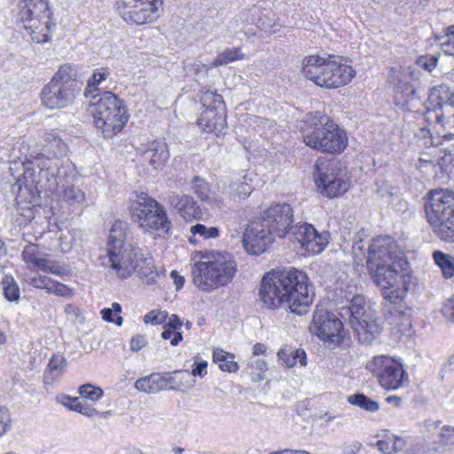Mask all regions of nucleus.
I'll return each instance as SVG.
<instances>
[{
    "instance_id": "3c124183",
    "label": "nucleus",
    "mask_w": 454,
    "mask_h": 454,
    "mask_svg": "<svg viewBox=\"0 0 454 454\" xmlns=\"http://www.w3.org/2000/svg\"><path fill=\"white\" fill-rule=\"evenodd\" d=\"M27 282L33 287L44 289L48 293L52 279L45 275L37 274L28 277Z\"/></svg>"
},
{
    "instance_id": "2eb2a0df",
    "label": "nucleus",
    "mask_w": 454,
    "mask_h": 454,
    "mask_svg": "<svg viewBox=\"0 0 454 454\" xmlns=\"http://www.w3.org/2000/svg\"><path fill=\"white\" fill-rule=\"evenodd\" d=\"M162 4V0H119L117 10L126 22L144 25L156 20Z\"/></svg>"
},
{
    "instance_id": "37998d69",
    "label": "nucleus",
    "mask_w": 454,
    "mask_h": 454,
    "mask_svg": "<svg viewBox=\"0 0 454 454\" xmlns=\"http://www.w3.org/2000/svg\"><path fill=\"white\" fill-rule=\"evenodd\" d=\"M78 393L82 398L90 400L94 403L99 400L104 395L102 388L91 384L82 385L78 389Z\"/></svg>"
},
{
    "instance_id": "de8ad7c7",
    "label": "nucleus",
    "mask_w": 454,
    "mask_h": 454,
    "mask_svg": "<svg viewBox=\"0 0 454 454\" xmlns=\"http://www.w3.org/2000/svg\"><path fill=\"white\" fill-rule=\"evenodd\" d=\"M168 313L166 310H151L144 317V322L151 325H162L167 322Z\"/></svg>"
},
{
    "instance_id": "c756f323",
    "label": "nucleus",
    "mask_w": 454,
    "mask_h": 454,
    "mask_svg": "<svg viewBox=\"0 0 454 454\" xmlns=\"http://www.w3.org/2000/svg\"><path fill=\"white\" fill-rule=\"evenodd\" d=\"M278 360L286 368H292L297 364L301 366L307 364V355L302 348L294 349L289 346L280 348L277 354Z\"/></svg>"
},
{
    "instance_id": "a19ab883",
    "label": "nucleus",
    "mask_w": 454,
    "mask_h": 454,
    "mask_svg": "<svg viewBox=\"0 0 454 454\" xmlns=\"http://www.w3.org/2000/svg\"><path fill=\"white\" fill-rule=\"evenodd\" d=\"M248 370L253 381H261L268 370L267 363L262 359L252 357L248 363Z\"/></svg>"
},
{
    "instance_id": "f257e3e1",
    "label": "nucleus",
    "mask_w": 454,
    "mask_h": 454,
    "mask_svg": "<svg viewBox=\"0 0 454 454\" xmlns=\"http://www.w3.org/2000/svg\"><path fill=\"white\" fill-rule=\"evenodd\" d=\"M46 153L37 155L30 154L23 160L11 162L9 170L17 187L19 196L27 192L32 197L39 192L38 186L44 189H54L59 184V179L68 176L74 165L68 159L67 144L53 131L43 136Z\"/></svg>"
},
{
    "instance_id": "cd10ccee",
    "label": "nucleus",
    "mask_w": 454,
    "mask_h": 454,
    "mask_svg": "<svg viewBox=\"0 0 454 454\" xmlns=\"http://www.w3.org/2000/svg\"><path fill=\"white\" fill-rule=\"evenodd\" d=\"M193 192L204 202L211 207H221L223 205V198L212 192L209 184L200 176H194L191 183Z\"/></svg>"
},
{
    "instance_id": "f8f14e48",
    "label": "nucleus",
    "mask_w": 454,
    "mask_h": 454,
    "mask_svg": "<svg viewBox=\"0 0 454 454\" xmlns=\"http://www.w3.org/2000/svg\"><path fill=\"white\" fill-rule=\"evenodd\" d=\"M73 68L62 66L40 93L43 106L55 110L71 106L76 95V82L73 79Z\"/></svg>"
},
{
    "instance_id": "a878e982",
    "label": "nucleus",
    "mask_w": 454,
    "mask_h": 454,
    "mask_svg": "<svg viewBox=\"0 0 454 454\" xmlns=\"http://www.w3.org/2000/svg\"><path fill=\"white\" fill-rule=\"evenodd\" d=\"M198 126L207 133H221L225 127V118L223 113L213 109L204 110L197 121Z\"/></svg>"
},
{
    "instance_id": "c85d7f7f",
    "label": "nucleus",
    "mask_w": 454,
    "mask_h": 454,
    "mask_svg": "<svg viewBox=\"0 0 454 454\" xmlns=\"http://www.w3.org/2000/svg\"><path fill=\"white\" fill-rule=\"evenodd\" d=\"M74 176V170L68 176L59 179V184L54 189H49L51 192H58L63 200L72 202L80 203L84 200V193L79 188L70 184V179Z\"/></svg>"
},
{
    "instance_id": "f3484780",
    "label": "nucleus",
    "mask_w": 454,
    "mask_h": 454,
    "mask_svg": "<svg viewBox=\"0 0 454 454\" xmlns=\"http://www.w3.org/2000/svg\"><path fill=\"white\" fill-rule=\"evenodd\" d=\"M290 230V239L299 243L301 247L310 254L321 253L328 244V234L319 233L309 223H299Z\"/></svg>"
},
{
    "instance_id": "412c9836",
    "label": "nucleus",
    "mask_w": 454,
    "mask_h": 454,
    "mask_svg": "<svg viewBox=\"0 0 454 454\" xmlns=\"http://www.w3.org/2000/svg\"><path fill=\"white\" fill-rule=\"evenodd\" d=\"M429 100L435 104L437 110L427 111V119L444 126L449 121L447 114H450V109L454 107V90L446 84H441L431 90Z\"/></svg>"
},
{
    "instance_id": "6ab92c4d",
    "label": "nucleus",
    "mask_w": 454,
    "mask_h": 454,
    "mask_svg": "<svg viewBox=\"0 0 454 454\" xmlns=\"http://www.w3.org/2000/svg\"><path fill=\"white\" fill-rule=\"evenodd\" d=\"M276 236L260 219L254 220L247 225L242 239L243 247L249 254L258 255L266 251Z\"/></svg>"
},
{
    "instance_id": "1a4fd4ad",
    "label": "nucleus",
    "mask_w": 454,
    "mask_h": 454,
    "mask_svg": "<svg viewBox=\"0 0 454 454\" xmlns=\"http://www.w3.org/2000/svg\"><path fill=\"white\" fill-rule=\"evenodd\" d=\"M340 316H348L354 335L361 343L370 344L381 332V325L374 306L363 295H354L349 305L340 309Z\"/></svg>"
},
{
    "instance_id": "393cba45",
    "label": "nucleus",
    "mask_w": 454,
    "mask_h": 454,
    "mask_svg": "<svg viewBox=\"0 0 454 454\" xmlns=\"http://www.w3.org/2000/svg\"><path fill=\"white\" fill-rule=\"evenodd\" d=\"M251 182V175L245 174L243 176H235L224 189L223 193L233 201L246 200L254 189Z\"/></svg>"
},
{
    "instance_id": "423d86ee",
    "label": "nucleus",
    "mask_w": 454,
    "mask_h": 454,
    "mask_svg": "<svg viewBox=\"0 0 454 454\" xmlns=\"http://www.w3.org/2000/svg\"><path fill=\"white\" fill-rule=\"evenodd\" d=\"M301 132L306 145L322 153H339L348 145L346 132L320 112L306 114Z\"/></svg>"
},
{
    "instance_id": "79ce46f5",
    "label": "nucleus",
    "mask_w": 454,
    "mask_h": 454,
    "mask_svg": "<svg viewBox=\"0 0 454 454\" xmlns=\"http://www.w3.org/2000/svg\"><path fill=\"white\" fill-rule=\"evenodd\" d=\"M348 401L353 405H356L365 411L373 412L380 409L379 403L363 394H356L348 396Z\"/></svg>"
},
{
    "instance_id": "dca6fc26",
    "label": "nucleus",
    "mask_w": 454,
    "mask_h": 454,
    "mask_svg": "<svg viewBox=\"0 0 454 454\" xmlns=\"http://www.w3.org/2000/svg\"><path fill=\"white\" fill-rule=\"evenodd\" d=\"M315 181L322 192L334 198L345 193L349 183L345 170H341L334 162H329L326 166L316 165Z\"/></svg>"
},
{
    "instance_id": "f704fd0d",
    "label": "nucleus",
    "mask_w": 454,
    "mask_h": 454,
    "mask_svg": "<svg viewBox=\"0 0 454 454\" xmlns=\"http://www.w3.org/2000/svg\"><path fill=\"white\" fill-rule=\"evenodd\" d=\"M416 97V90L409 82H399L395 87V101L396 105L406 106Z\"/></svg>"
},
{
    "instance_id": "0eeeda50",
    "label": "nucleus",
    "mask_w": 454,
    "mask_h": 454,
    "mask_svg": "<svg viewBox=\"0 0 454 454\" xmlns=\"http://www.w3.org/2000/svg\"><path fill=\"white\" fill-rule=\"evenodd\" d=\"M13 17L20 26V29L25 31L24 36H30L37 43L51 40L55 23L45 0H19Z\"/></svg>"
},
{
    "instance_id": "6e6552de",
    "label": "nucleus",
    "mask_w": 454,
    "mask_h": 454,
    "mask_svg": "<svg viewBox=\"0 0 454 454\" xmlns=\"http://www.w3.org/2000/svg\"><path fill=\"white\" fill-rule=\"evenodd\" d=\"M89 112L97 129L104 137H113L128 121L129 114L122 101L113 92L105 91L92 96Z\"/></svg>"
},
{
    "instance_id": "ddd939ff",
    "label": "nucleus",
    "mask_w": 454,
    "mask_h": 454,
    "mask_svg": "<svg viewBox=\"0 0 454 454\" xmlns=\"http://www.w3.org/2000/svg\"><path fill=\"white\" fill-rule=\"evenodd\" d=\"M366 368L377 377L382 387L395 390L408 382V375L403 365L395 359L386 356H376Z\"/></svg>"
},
{
    "instance_id": "ea45409f",
    "label": "nucleus",
    "mask_w": 454,
    "mask_h": 454,
    "mask_svg": "<svg viewBox=\"0 0 454 454\" xmlns=\"http://www.w3.org/2000/svg\"><path fill=\"white\" fill-rule=\"evenodd\" d=\"M175 379V390H184L192 388L195 386V380L187 370H179L173 372Z\"/></svg>"
},
{
    "instance_id": "0e129e2a",
    "label": "nucleus",
    "mask_w": 454,
    "mask_h": 454,
    "mask_svg": "<svg viewBox=\"0 0 454 454\" xmlns=\"http://www.w3.org/2000/svg\"><path fill=\"white\" fill-rule=\"evenodd\" d=\"M207 362L201 361V362H195L194 363V368L192 369L191 375L192 376H200L203 377L207 374Z\"/></svg>"
},
{
    "instance_id": "e433bc0d",
    "label": "nucleus",
    "mask_w": 454,
    "mask_h": 454,
    "mask_svg": "<svg viewBox=\"0 0 454 454\" xmlns=\"http://www.w3.org/2000/svg\"><path fill=\"white\" fill-rule=\"evenodd\" d=\"M66 365L67 361L62 355H53L48 364L45 378L48 379L51 377V379L53 380L55 378L60 376L63 373Z\"/></svg>"
},
{
    "instance_id": "4d7b16f0",
    "label": "nucleus",
    "mask_w": 454,
    "mask_h": 454,
    "mask_svg": "<svg viewBox=\"0 0 454 454\" xmlns=\"http://www.w3.org/2000/svg\"><path fill=\"white\" fill-rule=\"evenodd\" d=\"M161 337L164 340L171 339L170 343L173 346H176L183 340V335L180 332L168 328L166 325L164 326V331L161 333Z\"/></svg>"
},
{
    "instance_id": "9b49d317",
    "label": "nucleus",
    "mask_w": 454,
    "mask_h": 454,
    "mask_svg": "<svg viewBox=\"0 0 454 454\" xmlns=\"http://www.w3.org/2000/svg\"><path fill=\"white\" fill-rule=\"evenodd\" d=\"M130 211L133 220L145 232L154 238H165L168 234L171 222L155 200L146 196L139 197L133 201Z\"/></svg>"
},
{
    "instance_id": "49530a36",
    "label": "nucleus",
    "mask_w": 454,
    "mask_h": 454,
    "mask_svg": "<svg viewBox=\"0 0 454 454\" xmlns=\"http://www.w3.org/2000/svg\"><path fill=\"white\" fill-rule=\"evenodd\" d=\"M441 47L445 54L454 55V25L446 28L445 35L442 37Z\"/></svg>"
},
{
    "instance_id": "39448f33",
    "label": "nucleus",
    "mask_w": 454,
    "mask_h": 454,
    "mask_svg": "<svg viewBox=\"0 0 454 454\" xmlns=\"http://www.w3.org/2000/svg\"><path fill=\"white\" fill-rule=\"evenodd\" d=\"M237 272L233 256L224 251H207L192 269V282L204 292H210L228 285Z\"/></svg>"
},
{
    "instance_id": "a211bd4d",
    "label": "nucleus",
    "mask_w": 454,
    "mask_h": 454,
    "mask_svg": "<svg viewBox=\"0 0 454 454\" xmlns=\"http://www.w3.org/2000/svg\"><path fill=\"white\" fill-rule=\"evenodd\" d=\"M263 224L278 238L290 236L291 228L294 227L293 209L289 204L282 203L270 207L259 218Z\"/></svg>"
},
{
    "instance_id": "338daca9",
    "label": "nucleus",
    "mask_w": 454,
    "mask_h": 454,
    "mask_svg": "<svg viewBox=\"0 0 454 454\" xmlns=\"http://www.w3.org/2000/svg\"><path fill=\"white\" fill-rule=\"evenodd\" d=\"M170 277L173 279L177 290L183 287L184 284V278L183 276H180L176 270H172L170 272Z\"/></svg>"
},
{
    "instance_id": "c03bdc74",
    "label": "nucleus",
    "mask_w": 454,
    "mask_h": 454,
    "mask_svg": "<svg viewBox=\"0 0 454 454\" xmlns=\"http://www.w3.org/2000/svg\"><path fill=\"white\" fill-rule=\"evenodd\" d=\"M121 312V306L118 302H114L112 308H106L101 310L102 317L104 320L115 323L117 325H122V317L119 316Z\"/></svg>"
},
{
    "instance_id": "58836bf2",
    "label": "nucleus",
    "mask_w": 454,
    "mask_h": 454,
    "mask_svg": "<svg viewBox=\"0 0 454 454\" xmlns=\"http://www.w3.org/2000/svg\"><path fill=\"white\" fill-rule=\"evenodd\" d=\"M200 100L202 106L206 108L205 110L213 109L215 112H220L223 109L222 107L223 105V97L215 91L209 90L204 91Z\"/></svg>"
},
{
    "instance_id": "7c9ffc66",
    "label": "nucleus",
    "mask_w": 454,
    "mask_h": 454,
    "mask_svg": "<svg viewBox=\"0 0 454 454\" xmlns=\"http://www.w3.org/2000/svg\"><path fill=\"white\" fill-rule=\"evenodd\" d=\"M234 354L226 352L222 348L213 350V362L216 364L223 372H236L239 371V365L234 361Z\"/></svg>"
},
{
    "instance_id": "603ef678",
    "label": "nucleus",
    "mask_w": 454,
    "mask_h": 454,
    "mask_svg": "<svg viewBox=\"0 0 454 454\" xmlns=\"http://www.w3.org/2000/svg\"><path fill=\"white\" fill-rule=\"evenodd\" d=\"M12 427V418L6 408L0 407V437L5 434Z\"/></svg>"
},
{
    "instance_id": "f03ea898",
    "label": "nucleus",
    "mask_w": 454,
    "mask_h": 454,
    "mask_svg": "<svg viewBox=\"0 0 454 454\" xmlns=\"http://www.w3.org/2000/svg\"><path fill=\"white\" fill-rule=\"evenodd\" d=\"M259 296L269 309L285 306L294 314L303 315L311 305L314 294L309 289V278L305 272L286 268L270 271L263 276Z\"/></svg>"
},
{
    "instance_id": "13d9d810",
    "label": "nucleus",
    "mask_w": 454,
    "mask_h": 454,
    "mask_svg": "<svg viewBox=\"0 0 454 454\" xmlns=\"http://www.w3.org/2000/svg\"><path fill=\"white\" fill-rule=\"evenodd\" d=\"M74 411L88 418L94 417L99 413L92 405L84 401L80 402L79 405L74 408Z\"/></svg>"
},
{
    "instance_id": "774afa93",
    "label": "nucleus",
    "mask_w": 454,
    "mask_h": 454,
    "mask_svg": "<svg viewBox=\"0 0 454 454\" xmlns=\"http://www.w3.org/2000/svg\"><path fill=\"white\" fill-rule=\"evenodd\" d=\"M266 349H267V347L263 343L257 342L253 347V355L254 356H260L262 354H264Z\"/></svg>"
},
{
    "instance_id": "864d4df0",
    "label": "nucleus",
    "mask_w": 454,
    "mask_h": 454,
    "mask_svg": "<svg viewBox=\"0 0 454 454\" xmlns=\"http://www.w3.org/2000/svg\"><path fill=\"white\" fill-rule=\"evenodd\" d=\"M401 442V439H395L393 442L387 440H380L377 442V448L380 451L387 454H390L393 451L402 449V446H398Z\"/></svg>"
},
{
    "instance_id": "5fc2aeb1",
    "label": "nucleus",
    "mask_w": 454,
    "mask_h": 454,
    "mask_svg": "<svg viewBox=\"0 0 454 454\" xmlns=\"http://www.w3.org/2000/svg\"><path fill=\"white\" fill-rule=\"evenodd\" d=\"M438 59L434 56H420L416 61L419 67H422L429 73L435 68Z\"/></svg>"
},
{
    "instance_id": "6e6d98bb",
    "label": "nucleus",
    "mask_w": 454,
    "mask_h": 454,
    "mask_svg": "<svg viewBox=\"0 0 454 454\" xmlns=\"http://www.w3.org/2000/svg\"><path fill=\"white\" fill-rule=\"evenodd\" d=\"M56 400L59 403L73 411H74V408H76L82 401L80 397H71L66 395L57 396Z\"/></svg>"
},
{
    "instance_id": "7ed1b4c3",
    "label": "nucleus",
    "mask_w": 454,
    "mask_h": 454,
    "mask_svg": "<svg viewBox=\"0 0 454 454\" xmlns=\"http://www.w3.org/2000/svg\"><path fill=\"white\" fill-rule=\"evenodd\" d=\"M367 263L369 269L374 270L375 282L381 288L385 301L400 305L409 289L411 276L395 269L396 263L402 268L407 262L398 257L394 239L390 236L374 239L368 248Z\"/></svg>"
},
{
    "instance_id": "5701e85b",
    "label": "nucleus",
    "mask_w": 454,
    "mask_h": 454,
    "mask_svg": "<svg viewBox=\"0 0 454 454\" xmlns=\"http://www.w3.org/2000/svg\"><path fill=\"white\" fill-rule=\"evenodd\" d=\"M169 153L168 146L164 141L155 140L150 142L146 149L142 153V161L148 163L153 170L162 168Z\"/></svg>"
},
{
    "instance_id": "bf43d9fd",
    "label": "nucleus",
    "mask_w": 454,
    "mask_h": 454,
    "mask_svg": "<svg viewBox=\"0 0 454 454\" xmlns=\"http://www.w3.org/2000/svg\"><path fill=\"white\" fill-rule=\"evenodd\" d=\"M440 436L442 443L448 446H454V427H443Z\"/></svg>"
},
{
    "instance_id": "4be33fe9",
    "label": "nucleus",
    "mask_w": 454,
    "mask_h": 454,
    "mask_svg": "<svg viewBox=\"0 0 454 454\" xmlns=\"http://www.w3.org/2000/svg\"><path fill=\"white\" fill-rule=\"evenodd\" d=\"M22 259L30 270H39L57 276H63L66 270L57 262L51 260L38 245L28 243L22 251Z\"/></svg>"
},
{
    "instance_id": "8fccbe9b",
    "label": "nucleus",
    "mask_w": 454,
    "mask_h": 454,
    "mask_svg": "<svg viewBox=\"0 0 454 454\" xmlns=\"http://www.w3.org/2000/svg\"><path fill=\"white\" fill-rule=\"evenodd\" d=\"M48 294H53L65 298H70L74 295V292L69 286L53 279L50 288H48Z\"/></svg>"
},
{
    "instance_id": "b1692460",
    "label": "nucleus",
    "mask_w": 454,
    "mask_h": 454,
    "mask_svg": "<svg viewBox=\"0 0 454 454\" xmlns=\"http://www.w3.org/2000/svg\"><path fill=\"white\" fill-rule=\"evenodd\" d=\"M168 203L186 221L198 218L201 212L192 197L172 193L168 197Z\"/></svg>"
},
{
    "instance_id": "4c0bfd02",
    "label": "nucleus",
    "mask_w": 454,
    "mask_h": 454,
    "mask_svg": "<svg viewBox=\"0 0 454 454\" xmlns=\"http://www.w3.org/2000/svg\"><path fill=\"white\" fill-rule=\"evenodd\" d=\"M134 387L137 390L146 394H155L159 392L156 380V373L142 377L136 380Z\"/></svg>"
},
{
    "instance_id": "9d476101",
    "label": "nucleus",
    "mask_w": 454,
    "mask_h": 454,
    "mask_svg": "<svg viewBox=\"0 0 454 454\" xmlns=\"http://www.w3.org/2000/svg\"><path fill=\"white\" fill-rule=\"evenodd\" d=\"M425 211L434 233L443 241L454 242V193L447 190L432 191Z\"/></svg>"
},
{
    "instance_id": "680f3d73",
    "label": "nucleus",
    "mask_w": 454,
    "mask_h": 454,
    "mask_svg": "<svg viewBox=\"0 0 454 454\" xmlns=\"http://www.w3.org/2000/svg\"><path fill=\"white\" fill-rule=\"evenodd\" d=\"M443 316L454 323V298L448 300L442 307Z\"/></svg>"
},
{
    "instance_id": "69168bd1",
    "label": "nucleus",
    "mask_w": 454,
    "mask_h": 454,
    "mask_svg": "<svg viewBox=\"0 0 454 454\" xmlns=\"http://www.w3.org/2000/svg\"><path fill=\"white\" fill-rule=\"evenodd\" d=\"M165 325L168 328L176 331L182 326V322L178 316L173 314L170 317L168 316V319L167 322L165 323Z\"/></svg>"
},
{
    "instance_id": "aec40b11",
    "label": "nucleus",
    "mask_w": 454,
    "mask_h": 454,
    "mask_svg": "<svg viewBox=\"0 0 454 454\" xmlns=\"http://www.w3.org/2000/svg\"><path fill=\"white\" fill-rule=\"evenodd\" d=\"M301 72L304 76L320 87L332 89L333 56L327 59L309 55L303 59Z\"/></svg>"
},
{
    "instance_id": "bb28decb",
    "label": "nucleus",
    "mask_w": 454,
    "mask_h": 454,
    "mask_svg": "<svg viewBox=\"0 0 454 454\" xmlns=\"http://www.w3.org/2000/svg\"><path fill=\"white\" fill-rule=\"evenodd\" d=\"M356 71L349 65L344 63L340 57L333 56L332 84L333 88H338L348 84L355 76Z\"/></svg>"
},
{
    "instance_id": "09e8293b",
    "label": "nucleus",
    "mask_w": 454,
    "mask_h": 454,
    "mask_svg": "<svg viewBox=\"0 0 454 454\" xmlns=\"http://www.w3.org/2000/svg\"><path fill=\"white\" fill-rule=\"evenodd\" d=\"M159 392L163 390H175V379L173 372L156 373Z\"/></svg>"
},
{
    "instance_id": "c9c22d12",
    "label": "nucleus",
    "mask_w": 454,
    "mask_h": 454,
    "mask_svg": "<svg viewBox=\"0 0 454 454\" xmlns=\"http://www.w3.org/2000/svg\"><path fill=\"white\" fill-rule=\"evenodd\" d=\"M4 295L9 301L18 302L20 300V287L11 275H4L1 281Z\"/></svg>"
},
{
    "instance_id": "72a5a7b5",
    "label": "nucleus",
    "mask_w": 454,
    "mask_h": 454,
    "mask_svg": "<svg viewBox=\"0 0 454 454\" xmlns=\"http://www.w3.org/2000/svg\"><path fill=\"white\" fill-rule=\"evenodd\" d=\"M111 75L110 68L102 67L96 68L92 75L87 81V86L84 90V96L89 97L90 94L98 90V87Z\"/></svg>"
},
{
    "instance_id": "473e14b6",
    "label": "nucleus",
    "mask_w": 454,
    "mask_h": 454,
    "mask_svg": "<svg viewBox=\"0 0 454 454\" xmlns=\"http://www.w3.org/2000/svg\"><path fill=\"white\" fill-rule=\"evenodd\" d=\"M433 258L435 264L441 269L445 278H450L454 276L453 255L436 250L433 253Z\"/></svg>"
},
{
    "instance_id": "e2e57ef3",
    "label": "nucleus",
    "mask_w": 454,
    "mask_h": 454,
    "mask_svg": "<svg viewBox=\"0 0 454 454\" xmlns=\"http://www.w3.org/2000/svg\"><path fill=\"white\" fill-rule=\"evenodd\" d=\"M147 341L145 336L143 335H136L132 337L130 340V349L132 351H139L142 349L145 345Z\"/></svg>"
},
{
    "instance_id": "20e7f679",
    "label": "nucleus",
    "mask_w": 454,
    "mask_h": 454,
    "mask_svg": "<svg viewBox=\"0 0 454 454\" xmlns=\"http://www.w3.org/2000/svg\"><path fill=\"white\" fill-rule=\"evenodd\" d=\"M127 223L115 222L110 230L106 245L109 268L119 278H128L137 272L147 284L155 282L159 276L150 258L144 257L140 248L127 243Z\"/></svg>"
},
{
    "instance_id": "a18cd8bd",
    "label": "nucleus",
    "mask_w": 454,
    "mask_h": 454,
    "mask_svg": "<svg viewBox=\"0 0 454 454\" xmlns=\"http://www.w3.org/2000/svg\"><path fill=\"white\" fill-rule=\"evenodd\" d=\"M192 235H199L204 239H215L219 237V230L216 227H207L202 223L192 225L190 229Z\"/></svg>"
},
{
    "instance_id": "052dcab7",
    "label": "nucleus",
    "mask_w": 454,
    "mask_h": 454,
    "mask_svg": "<svg viewBox=\"0 0 454 454\" xmlns=\"http://www.w3.org/2000/svg\"><path fill=\"white\" fill-rule=\"evenodd\" d=\"M418 137L421 141L422 145L425 147H430L434 145V137H432L430 130L427 129H421Z\"/></svg>"
},
{
    "instance_id": "2f4dec72",
    "label": "nucleus",
    "mask_w": 454,
    "mask_h": 454,
    "mask_svg": "<svg viewBox=\"0 0 454 454\" xmlns=\"http://www.w3.org/2000/svg\"><path fill=\"white\" fill-rule=\"evenodd\" d=\"M245 58L246 56L239 47L226 48L217 54L213 62L205 67L208 70L213 67L228 65L235 60H242Z\"/></svg>"
},
{
    "instance_id": "4468645a",
    "label": "nucleus",
    "mask_w": 454,
    "mask_h": 454,
    "mask_svg": "<svg viewBox=\"0 0 454 454\" xmlns=\"http://www.w3.org/2000/svg\"><path fill=\"white\" fill-rule=\"evenodd\" d=\"M309 329L311 334L317 336L329 346H339L344 338L342 322L334 314L324 309H317L314 311Z\"/></svg>"
}]
</instances>
